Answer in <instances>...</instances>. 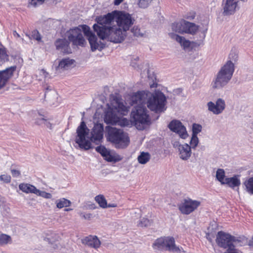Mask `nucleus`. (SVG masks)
Returning a JSON list of instances; mask_svg holds the SVG:
<instances>
[{
  "mask_svg": "<svg viewBox=\"0 0 253 253\" xmlns=\"http://www.w3.org/2000/svg\"><path fill=\"white\" fill-rule=\"evenodd\" d=\"M131 105L145 106L146 103L148 109L156 113L163 112L166 102L164 94L161 91L151 93L148 91H138L132 94L130 98Z\"/></svg>",
  "mask_w": 253,
  "mask_h": 253,
  "instance_id": "obj_1",
  "label": "nucleus"
},
{
  "mask_svg": "<svg viewBox=\"0 0 253 253\" xmlns=\"http://www.w3.org/2000/svg\"><path fill=\"white\" fill-rule=\"evenodd\" d=\"M93 28L100 39L107 40L115 43L121 42L126 37V32L115 26L105 27L94 24Z\"/></svg>",
  "mask_w": 253,
  "mask_h": 253,
  "instance_id": "obj_2",
  "label": "nucleus"
},
{
  "mask_svg": "<svg viewBox=\"0 0 253 253\" xmlns=\"http://www.w3.org/2000/svg\"><path fill=\"white\" fill-rule=\"evenodd\" d=\"M106 138L114 144L116 148L125 149L129 143V138L126 133L119 128L108 126L106 127Z\"/></svg>",
  "mask_w": 253,
  "mask_h": 253,
  "instance_id": "obj_3",
  "label": "nucleus"
},
{
  "mask_svg": "<svg viewBox=\"0 0 253 253\" xmlns=\"http://www.w3.org/2000/svg\"><path fill=\"white\" fill-rule=\"evenodd\" d=\"M82 30L87 39L92 36H95V34L90 30L89 27L86 25H80L78 27L71 29L68 38L69 41L72 42L73 45L83 47L86 44L85 40L82 34Z\"/></svg>",
  "mask_w": 253,
  "mask_h": 253,
  "instance_id": "obj_4",
  "label": "nucleus"
},
{
  "mask_svg": "<svg viewBox=\"0 0 253 253\" xmlns=\"http://www.w3.org/2000/svg\"><path fill=\"white\" fill-rule=\"evenodd\" d=\"M234 72V64L231 60H229L218 73L213 84V87L220 88L226 85L231 79Z\"/></svg>",
  "mask_w": 253,
  "mask_h": 253,
  "instance_id": "obj_5",
  "label": "nucleus"
},
{
  "mask_svg": "<svg viewBox=\"0 0 253 253\" xmlns=\"http://www.w3.org/2000/svg\"><path fill=\"white\" fill-rule=\"evenodd\" d=\"M131 115L134 124L138 129H143V125L150 123V119L145 106H136L131 111Z\"/></svg>",
  "mask_w": 253,
  "mask_h": 253,
  "instance_id": "obj_6",
  "label": "nucleus"
},
{
  "mask_svg": "<svg viewBox=\"0 0 253 253\" xmlns=\"http://www.w3.org/2000/svg\"><path fill=\"white\" fill-rule=\"evenodd\" d=\"M89 130L84 121L81 123L80 125L77 129V136L76 142L78 144L81 149L85 150H89L91 148L90 141L85 139V137L88 135Z\"/></svg>",
  "mask_w": 253,
  "mask_h": 253,
  "instance_id": "obj_7",
  "label": "nucleus"
},
{
  "mask_svg": "<svg viewBox=\"0 0 253 253\" xmlns=\"http://www.w3.org/2000/svg\"><path fill=\"white\" fill-rule=\"evenodd\" d=\"M171 29L172 31L180 34L187 33L194 35L198 30L199 27L193 23L181 19L179 22L172 23Z\"/></svg>",
  "mask_w": 253,
  "mask_h": 253,
  "instance_id": "obj_8",
  "label": "nucleus"
},
{
  "mask_svg": "<svg viewBox=\"0 0 253 253\" xmlns=\"http://www.w3.org/2000/svg\"><path fill=\"white\" fill-rule=\"evenodd\" d=\"M114 12L118 27L126 32L133 24L134 20L130 14L124 11L114 10Z\"/></svg>",
  "mask_w": 253,
  "mask_h": 253,
  "instance_id": "obj_9",
  "label": "nucleus"
},
{
  "mask_svg": "<svg viewBox=\"0 0 253 253\" xmlns=\"http://www.w3.org/2000/svg\"><path fill=\"white\" fill-rule=\"evenodd\" d=\"M154 249L166 250L175 252H180V249L175 245L172 237H164L157 239L153 244Z\"/></svg>",
  "mask_w": 253,
  "mask_h": 253,
  "instance_id": "obj_10",
  "label": "nucleus"
},
{
  "mask_svg": "<svg viewBox=\"0 0 253 253\" xmlns=\"http://www.w3.org/2000/svg\"><path fill=\"white\" fill-rule=\"evenodd\" d=\"M200 205L201 202L199 201L187 198L178 205V208L181 213L188 215L196 210Z\"/></svg>",
  "mask_w": 253,
  "mask_h": 253,
  "instance_id": "obj_11",
  "label": "nucleus"
},
{
  "mask_svg": "<svg viewBox=\"0 0 253 253\" xmlns=\"http://www.w3.org/2000/svg\"><path fill=\"white\" fill-rule=\"evenodd\" d=\"M215 240L219 247L227 249L234 246L235 237L229 233L220 231L218 232Z\"/></svg>",
  "mask_w": 253,
  "mask_h": 253,
  "instance_id": "obj_12",
  "label": "nucleus"
},
{
  "mask_svg": "<svg viewBox=\"0 0 253 253\" xmlns=\"http://www.w3.org/2000/svg\"><path fill=\"white\" fill-rule=\"evenodd\" d=\"M103 126L102 124H95L90 132V141L96 145L100 144L103 138Z\"/></svg>",
  "mask_w": 253,
  "mask_h": 253,
  "instance_id": "obj_13",
  "label": "nucleus"
},
{
  "mask_svg": "<svg viewBox=\"0 0 253 253\" xmlns=\"http://www.w3.org/2000/svg\"><path fill=\"white\" fill-rule=\"evenodd\" d=\"M16 69V66H13L0 71V90L5 86Z\"/></svg>",
  "mask_w": 253,
  "mask_h": 253,
  "instance_id": "obj_14",
  "label": "nucleus"
},
{
  "mask_svg": "<svg viewBox=\"0 0 253 253\" xmlns=\"http://www.w3.org/2000/svg\"><path fill=\"white\" fill-rule=\"evenodd\" d=\"M168 126L171 131L178 134L181 138L185 139L187 137L188 134L186 128L180 121L173 120L169 124Z\"/></svg>",
  "mask_w": 253,
  "mask_h": 253,
  "instance_id": "obj_15",
  "label": "nucleus"
},
{
  "mask_svg": "<svg viewBox=\"0 0 253 253\" xmlns=\"http://www.w3.org/2000/svg\"><path fill=\"white\" fill-rule=\"evenodd\" d=\"M207 106L208 110L213 113L214 114L218 115L221 113L225 108V103L224 101L221 99H218L216 101V104L210 101L208 103Z\"/></svg>",
  "mask_w": 253,
  "mask_h": 253,
  "instance_id": "obj_16",
  "label": "nucleus"
},
{
  "mask_svg": "<svg viewBox=\"0 0 253 253\" xmlns=\"http://www.w3.org/2000/svg\"><path fill=\"white\" fill-rule=\"evenodd\" d=\"M44 240L48 241L50 244L49 250L51 252H53L54 250L58 249L61 246L60 243L61 240L60 236L58 234L54 232H51L50 233L47 234Z\"/></svg>",
  "mask_w": 253,
  "mask_h": 253,
  "instance_id": "obj_17",
  "label": "nucleus"
},
{
  "mask_svg": "<svg viewBox=\"0 0 253 253\" xmlns=\"http://www.w3.org/2000/svg\"><path fill=\"white\" fill-rule=\"evenodd\" d=\"M115 12L114 11L110 13H107L104 16H99L96 18L97 25L99 26L110 27L106 25H110L114 20L115 19Z\"/></svg>",
  "mask_w": 253,
  "mask_h": 253,
  "instance_id": "obj_18",
  "label": "nucleus"
},
{
  "mask_svg": "<svg viewBox=\"0 0 253 253\" xmlns=\"http://www.w3.org/2000/svg\"><path fill=\"white\" fill-rule=\"evenodd\" d=\"M119 117L115 113L113 108H109L106 112L104 117V121L106 124L117 125Z\"/></svg>",
  "mask_w": 253,
  "mask_h": 253,
  "instance_id": "obj_19",
  "label": "nucleus"
},
{
  "mask_svg": "<svg viewBox=\"0 0 253 253\" xmlns=\"http://www.w3.org/2000/svg\"><path fill=\"white\" fill-rule=\"evenodd\" d=\"M55 44L57 49L61 50L64 53L69 54L71 52L70 42L66 39H58Z\"/></svg>",
  "mask_w": 253,
  "mask_h": 253,
  "instance_id": "obj_20",
  "label": "nucleus"
},
{
  "mask_svg": "<svg viewBox=\"0 0 253 253\" xmlns=\"http://www.w3.org/2000/svg\"><path fill=\"white\" fill-rule=\"evenodd\" d=\"M82 243L84 244L95 249L98 248L101 244L100 240L96 236H89L86 237L82 240Z\"/></svg>",
  "mask_w": 253,
  "mask_h": 253,
  "instance_id": "obj_21",
  "label": "nucleus"
},
{
  "mask_svg": "<svg viewBox=\"0 0 253 253\" xmlns=\"http://www.w3.org/2000/svg\"><path fill=\"white\" fill-rule=\"evenodd\" d=\"M237 5V1L236 0H226L224 7V13L225 15H231L233 14Z\"/></svg>",
  "mask_w": 253,
  "mask_h": 253,
  "instance_id": "obj_22",
  "label": "nucleus"
},
{
  "mask_svg": "<svg viewBox=\"0 0 253 253\" xmlns=\"http://www.w3.org/2000/svg\"><path fill=\"white\" fill-rule=\"evenodd\" d=\"M180 158L183 160L188 159L191 156V147L187 144L179 146Z\"/></svg>",
  "mask_w": 253,
  "mask_h": 253,
  "instance_id": "obj_23",
  "label": "nucleus"
},
{
  "mask_svg": "<svg viewBox=\"0 0 253 253\" xmlns=\"http://www.w3.org/2000/svg\"><path fill=\"white\" fill-rule=\"evenodd\" d=\"M169 35L171 39L175 40L179 43L184 48H188L190 46V42L189 41L186 40L184 37L172 33H169Z\"/></svg>",
  "mask_w": 253,
  "mask_h": 253,
  "instance_id": "obj_24",
  "label": "nucleus"
},
{
  "mask_svg": "<svg viewBox=\"0 0 253 253\" xmlns=\"http://www.w3.org/2000/svg\"><path fill=\"white\" fill-rule=\"evenodd\" d=\"M223 184H226L230 188L233 189L236 187H238L241 184L240 179L238 178L237 175H234L233 177L225 178Z\"/></svg>",
  "mask_w": 253,
  "mask_h": 253,
  "instance_id": "obj_25",
  "label": "nucleus"
},
{
  "mask_svg": "<svg viewBox=\"0 0 253 253\" xmlns=\"http://www.w3.org/2000/svg\"><path fill=\"white\" fill-rule=\"evenodd\" d=\"M103 157L106 161L109 162L116 163L121 161L123 159V157L119 154L116 153L112 154L109 150H108L105 155Z\"/></svg>",
  "mask_w": 253,
  "mask_h": 253,
  "instance_id": "obj_26",
  "label": "nucleus"
},
{
  "mask_svg": "<svg viewBox=\"0 0 253 253\" xmlns=\"http://www.w3.org/2000/svg\"><path fill=\"white\" fill-rule=\"evenodd\" d=\"M20 190L25 193H34L36 194L37 188L31 184L28 183H21L19 185Z\"/></svg>",
  "mask_w": 253,
  "mask_h": 253,
  "instance_id": "obj_27",
  "label": "nucleus"
},
{
  "mask_svg": "<svg viewBox=\"0 0 253 253\" xmlns=\"http://www.w3.org/2000/svg\"><path fill=\"white\" fill-rule=\"evenodd\" d=\"M151 155L148 152H142L138 156L137 160L141 164H145L150 160Z\"/></svg>",
  "mask_w": 253,
  "mask_h": 253,
  "instance_id": "obj_28",
  "label": "nucleus"
},
{
  "mask_svg": "<svg viewBox=\"0 0 253 253\" xmlns=\"http://www.w3.org/2000/svg\"><path fill=\"white\" fill-rule=\"evenodd\" d=\"M74 62V60L70 59L69 58L63 59L60 61L57 68L62 69H66L71 66Z\"/></svg>",
  "mask_w": 253,
  "mask_h": 253,
  "instance_id": "obj_29",
  "label": "nucleus"
},
{
  "mask_svg": "<svg viewBox=\"0 0 253 253\" xmlns=\"http://www.w3.org/2000/svg\"><path fill=\"white\" fill-rule=\"evenodd\" d=\"M56 206L59 209L70 206L71 202L70 201L65 199L61 198L56 202Z\"/></svg>",
  "mask_w": 253,
  "mask_h": 253,
  "instance_id": "obj_30",
  "label": "nucleus"
},
{
  "mask_svg": "<svg viewBox=\"0 0 253 253\" xmlns=\"http://www.w3.org/2000/svg\"><path fill=\"white\" fill-rule=\"evenodd\" d=\"M246 191L252 195H253V177H250L244 182Z\"/></svg>",
  "mask_w": 253,
  "mask_h": 253,
  "instance_id": "obj_31",
  "label": "nucleus"
},
{
  "mask_svg": "<svg viewBox=\"0 0 253 253\" xmlns=\"http://www.w3.org/2000/svg\"><path fill=\"white\" fill-rule=\"evenodd\" d=\"M88 40L90 45L91 49L92 51H94L98 48L99 44L97 42V39L95 35L92 36L90 38H88Z\"/></svg>",
  "mask_w": 253,
  "mask_h": 253,
  "instance_id": "obj_32",
  "label": "nucleus"
},
{
  "mask_svg": "<svg viewBox=\"0 0 253 253\" xmlns=\"http://www.w3.org/2000/svg\"><path fill=\"white\" fill-rule=\"evenodd\" d=\"M95 200L101 208H106L107 207V201L103 195H99L96 196Z\"/></svg>",
  "mask_w": 253,
  "mask_h": 253,
  "instance_id": "obj_33",
  "label": "nucleus"
},
{
  "mask_svg": "<svg viewBox=\"0 0 253 253\" xmlns=\"http://www.w3.org/2000/svg\"><path fill=\"white\" fill-rule=\"evenodd\" d=\"M225 173L224 169H218L216 172V178L221 184H223L225 181Z\"/></svg>",
  "mask_w": 253,
  "mask_h": 253,
  "instance_id": "obj_34",
  "label": "nucleus"
},
{
  "mask_svg": "<svg viewBox=\"0 0 253 253\" xmlns=\"http://www.w3.org/2000/svg\"><path fill=\"white\" fill-rule=\"evenodd\" d=\"M12 242L11 238L10 236L5 234H0V246H3Z\"/></svg>",
  "mask_w": 253,
  "mask_h": 253,
  "instance_id": "obj_35",
  "label": "nucleus"
},
{
  "mask_svg": "<svg viewBox=\"0 0 253 253\" xmlns=\"http://www.w3.org/2000/svg\"><path fill=\"white\" fill-rule=\"evenodd\" d=\"M113 108L116 110L118 112L123 115H125L126 113L127 112V109L126 107L122 102H118L117 106Z\"/></svg>",
  "mask_w": 253,
  "mask_h": 253,
  "instance_id": "obj_36",
  "label": "nucleus"
},
{
  "mask_svg": "<svg viewBox=\"0 0 253 253\" xmlns=\"http://www.w3.org/2000/svg\"><path fill=\"white\" fill-rule=\"evenodd\" d=\"M117 125L121 127L128 126L130 125V123L129 120L126 118L119 117Z\"/></svg>",
  "mask_w": 253,
  "mask_h": 253,
  "instance_id": "obj_37",
  "label": "nucleus"
},
{
  "mask_svg": "<svg viewBox=\"0 0 253 253\" xmlns=\"http://www.w3.org/2000/svg\"><path fill=\"white\" fill-rule=\"evenodd\" d=\"M8 60V55L4 49L0 48V63H3Z\"/></svg>",
  "mask_w": 253,
  "mask_h": 253,
  "instance_id": "obj_38",
  "label": "nucleus"
},
{
  "mask_svg": "<svg viewBox=\"0 0 253 253\" xmlns=\"http://www.w3.org/2000/svg\"><path fill=\"white\" fill-rule=\"evenodd\" d=\"M36 195L42 196L46 199H50L52 197V195L50 193L45 191H41L38 189H37Z\"/></svg>",
  "mask_w": 253,
  "mask_h": 253,
  "instance_id": "obj_39",
  "label": "nucleus"
},
{
  "mask_svg": "<svg viewBox=\"0 0 253 253\" xmlns=\"http://www.w3.org/2000/svg\"><path fill=\"white\" fill-rule=\"evenodd\" d=\"M202 126L200 125L194 124L192 126V134L197 135L202 130Z\"/></svg>",
  "mask_w": 253,
  "mask_h": 253,
  "instance_id": "obj_40",
  "label": "nucleus"
},
{
  "mask_svg": "<svg viewBox=\"0 0 253 253\" xmlns=\"http://www.w3.org/2000/svg\"><path fill=\"white\" fill-rule=\"evenodd\" d=\"M95 150L98 153H100L102 157L105 155V154L108 151L107 148L103 145H100L95 148Z\"/></svg>",
  "mask_w": 253,
  "mask_h": 253,
  "instance_id": "obj_41",
  "label": "nucleus"
},
{
  "mask_svg": "<svg viewBox=\"0 0 253 253\" xmlns=\"http://www.w3.org/2000/svg\"><path fill=\"white\" fill-rule=\"evenodd\" d=\"M198 143L199 140L197 135L192 134L190 141V147L193 148H195L198 145Z\"/></svg>",
  "mask_w": 253,
  "mask_h": 253,
  "instance_id": "obj_42",
  "label": "nucleus"
},
{
  "mask_svg": "<svg viewBox=\"0 0 253 253\" xmlns=\"http://www.w3.org/2000/svg\"><path fill=\"white\" fill-rule=\"evenodd\" d=\"M153 0H139V6L141 8H145L148 6Z\"/></svg>",
  "mask_w": 253,
  "mask_h": 253,
  "instance_id": "obj_43",
  "label": "nucleus"
},
{
  "mask_svg": "<svg viewBox=\"0 0 253 253\" xmlns=\"http://www.w3.org/2000/svg\"><path fill=\"white\" fill-rule=\"evenodd\" d=\"M31 36L34 39L38 41H41V36L37 30H34L32 32Z\"/></svg>",
  "mask_w": 253,
  "mask_h": 253,
  "instance_id": "obj_44",
  "label": "nucleus"
},
{
  "mask_svg": "<svg viewBox=\"0 0 253 253\" xmlns=\"http://www.w3.org/2000/svg\"><path fill=\"white\" fill-rule=\"evenodd\" d=\"M131 32L133 33L134 36L141 37L143 34L140 32V29L137 26H134L131 30Z\"/></svg>",
  "mask_w": 253,
  "mask_h": 253,
  "instance_id": "obj_45",
  "label": "nucleus"
},
{
  "mask_svg": "<svg viewBox=\"0 0 253 253\" xmlns=\"http://www.w3.org/2000/svg\"><path fill=\"white\" fill-rule=\"evenodd\" d=\"M0 180L3 181L6 183H10L11 181V176L8 174H2L0 175Z\"/></svg>",
  "mask_w": 253,
  "mask_h": 253,
  "instance_id": "obj_46",
  "label": "nucleus"
},
{
  "mask_svg": "<svg viewBox=\"0 0 253 253\" xmlns=\"http://www.w3.org/2000/svg\"><path fill=\"white\" fill-rule=\"evenodd\" d=\"M224 253H242L241 251L235 248L234 245L232 247H230L227 249L226 251Z\"/></svg>",
  "mask_w": 253,
  "mask_h": 253,
  "instance_id": "obj_47",
  "label": "nucleus"
},
{
  "mask_svg": "<svg viewBox=\"0 0 253 253\" xmlns=\"http://www.w3.org/2000/svg\"><path fill=\"white\" fill-rule=\"evenodd\" d=\"M149 223V220L147 218H143L139 222V224L141 227L147 226Z\"/></svg>",
  "mask_w": 253,
  "mask_h": 253,
  "instance_id": "obj_48",
  "label": "nucleus"
},
{
  "mask_svg": "<svg viewBox=\"0 0 253 253\" xmlns=\"http://www.w3.org/2000/svg\"><path fill=\"white\" fill-rule=\"evenodd\" d=\"M195 17V13L194 12H190L189 14L185 15L184 17L188 20H193Z\"/></svg>",
  "mask_w": 253,
  "mask_h": 253,
  "instance_id": "obj_49",
  "label": "nucleus"
},
{
  "mask_svg": "<svg viewBox=\"0 0 253 253\" xmlns=\"http://www.w3.org/2000/svg\"><path fill=\"white\" fill-rule=\"evenodd\" d=\"M11 172L12 176L14 177H18L20 175V171L16 169H11Z\"/></svg>",
  "mask_w": 253,
  "mask_h": 253,
  "instance_id": "obj_50",
  "label": "nucleus"
},
{
  "mask_svg": "<svg viewBox=\"0 0 253 253\" xmlns=\"http://www.w3.org/2000/svg\"><path fill=\"white\" fill-rule=\"evenodd\" d=\"M45 124L48 128L52 129V125L50 123L46 122Z\"/></svg>",
  "mask_w": 253,
  "mask_h": 253,
  "instance_id": "obj_51",
  "label": "nucleus"
},
{
  "mask_svg": "<svg viewBox=\"0 0 253 253\" xmlns=\"http://www.w3.org/2000/svg\"><path fill=\"white\" fill-rule=\"evenodd\" d=\"M124 0H115L114 4L115 5L120 4Z\"/></svg>",
  "mask_w": 253,
  "mask_h": 253,
  "instance_id": "obj_52",
  "label": "nucleus"
},
{
  "mask_svg": "<svg viewBox=\"0 0 253 253\" xmlns=\"http://www.w3.org/2000/svg\"><path fill=\"white\" fill-rule=\"evenodd\" d=\"M235 57V59L237 58V55L235 53H230L229 54V58L231 59V58H233Z\"/></svg>",
  "mask_w": 253,
  "mask_h": 253,
  "instance_id": "obj_53",
  "label": "nucleus"
},
{
  "mask_svg": "<svg viewBox=\"0 0 253 253\" xmlns=\"http://www.w3.org/2000/svg\"><path fill=\"white\" fill-rule=\"evenodd\" d=\"M117 207V204H109L108 205H107V207H113V208H115V207Z\"/></svg>",
  "mask_w": 253,
  "mask_h": 253,
  "instance_id": "obj_54",
  "label": "nucleus"
},
{
  "mask_svg": "<svg viewBox=\"0 0 253 253\" xmlns=\"http://www.w3.org/2000/svg\"><path fill=\"white\" fill-rule=\"evenodd\" d=\"M13 36H14V37H18V38H19V37H20V35H19V34H18L16 31H14L13 32Z\"/></svg>",
  "mask_w": 253,
  "mask_h": 253,
  "instance_id": "obj_55",
  "label": "nucleus"
},
{
  "mask_svg": "<svg viewBox=\"0 0 253 253\" xmlns=\"http://www.w3.org/2000/svg\"><path fill=\"white\" fill-rule=\"evenodd\" d=\"M40 121H41V120L40 119H36V120L35 121V124L37 125H41Z\"/></svg>",
  "mask_w": 253,
  "mask_h": 253,
  "instance_id": "obj_56",
  "label": "nucleus"
},
{
  "mask_svg": "<svg viewBox=\"0 0 253 253\" xmlns=\"http://www.w3.org/2000/svg\"><path fill=\"white\" fill-rule=\"evenodd\" d=\"M249 245L250 246L253 247V237H252V239L251 240H250Z\"/></svg>",
  "mask_w": 253,
  "mask_h": 253,
  "instance_id": "obj_57",
  "label": "nucleus"
},
{
  "mask_svg": "<svg viewBox=\"0 0 253 253\" xmlns=\"http://www.w3.org/2000/svg\"><path fill=\"white\" fill-rule=\"evenodd\" d=\"M157 87V84L156 83H153L152 84L150 85L151 88H154V87Z\"/></svg>",
  "mask_w": 253,
  "mask_h": 253,
  "instance_id": "obj_58",
  "label": "nucleus"
},
{
  "mask_svg": "<svg viewBox=\"0 0 253 253\" xmlns=\"http://www.w3.org/2000/svg\"><path fill=\"white\" fill-rule=\"evenodd\" d=\"M91 214H86V216L84 215V217L85 218H89V217H90V216H91Z\"/></svg>",
  "mask_w": 253,
  "mask_h": 253,
  "instance_id": "obj_59",
  "label": "nucleus"
},
{
  "mask_svg": "<svg viewBox=\"0 0 253 253\" xmlns=\"http://www.w3.org/2000/svg\"><path fill=\"white\" fill-rule=\"evenodd\" d=\"M71 210H72V209H66L64 210V211H71Z\"/></svg>",
  "mask_w": 253,
  "mask_h": 253,
  "instance_id": "obj_60",
  "label": "nucleus"
},
{
  "mask_svg": "<svg viewBox=\"0 0 253 253\" xmlns=\"http://www.w3.org/2000/svg\"><path fill=\"white\" fill-rule=\"evenodd\" d=\"M42 120H43V121H45V122H46V121H47V119H45V118H42Z\"/></svg>",
  "mask_w": 253,
  "mask_h": 253,
  "instance_id": "obj_61",
  "label": "nucleus"
}]
</instances>
